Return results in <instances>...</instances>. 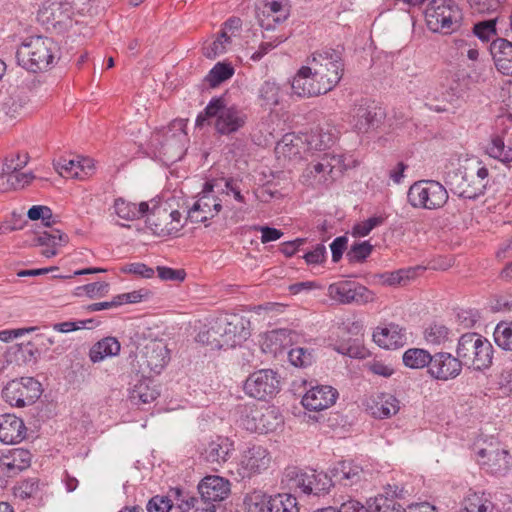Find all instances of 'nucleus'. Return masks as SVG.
<instances>
[{
    "label": "nucleus",
    "mask_w": 512,
    "mask_h": 512,
    "mask_svg": "<svg viewBox=\"0 0 512 512\" xmlns=\"http://www.w3.org/2000/svg\"><path fill=\"white\" fill-rule=\"evenodd\" d=\"M120 348L121 345L115 337H105L90 348L89 358L93 363H97L107 357L118 355Z\"/></svg>",
    "instance_id": "35"
},
{
    "label": "nucleus",
    "mask_w": 512,
    "mask_h": 512,
    "mask_svg": "<svg viewBox=\"0 0 512 512\" xmlns=\"http://www.w3.org/2000/svg\"><path fill=\"white\" fill-rule=\"evenodd\" d=\"M400 409L399 400L390 393L372 394L367 401V410L377 419H386L395 415Z\"/></svg>",
    "instance_id": "24"
},
{
    "label": "nucleus",
    "mask_w": 512,
    "mask_h": 512,
    "mask_svg": "<svg viewBox=\"0 0 512 512\" xmlns=\"http://www.w3.org/2000/svg\"><path fill=\"white\" fill-rule=\"evenodd\" d=\"M497 18L480 21L473 26V33L483 42L490 41L497 36L496 30Z\"/></svg>",
    "instance_id": "49"
},
{
    "label": "nucleus",
    "mask_w": 512,
    "mask_h": 512,
    "mask_svg": "<svg viewBox=\"0 0 512 512\" xmlns=\"http://www.w3.org/2000/svg\"><path fill=\"white\" fill-rule=\"evenodd\" d=\"M75 167L73 168L72 178L83 180L94 173L95 164L94 160L88 157H77L74 160Z\"/></svg>",
    "instance_id": "55"
},
{
    "label": "nucleus",
    "mask_w": 512,
    "mask_h": 512,
    "mask_svg": "<svg viewBox=\"0 0 512 512\" xmlns=\"http://www.w3.org/2000/svg\"><path fill=\"white\" fill-rule=\"evenodd\" d=\"M476 461L480 467L492 475H505L511 466V455L497 441L479 442L475 445Z\"/></svg>",
    "instance_id": "11"
},
{
    "label": "nucleus",
    "mask_w": 512,
    "mask_h": 512,
    "mask_svg": "<svg viewBox=\"0 0 512 512\" xmlns=\"http://www.w3.org/2000/svg\"><path fill=\"white\" fill-rule=\"evenodd\" d=\"M423 336L430 345H442L451 341L454 334L444 324L434 322L425 328Z\"/></svg>",
    "instance_id": "38"
},
{
    "label": "nucleus",
    "mask_w": 512,
    "mask_h": 512,
    "mask_svg": "<svg viewBox=\"0 0 512 512\" xmlns=\"http://www.w3.org/2000/svg\"><path fill=\"white\" fill-rule=\"evenodd\" d=\"M306 63L309 67L313 68L314 63L320 66L321 74L327 78L328 74H332L335 77L334 83H332V90L340 82L344 72L343 62V48L338 46L337 48L325 47L317 50L307 58Z\"/></svg>",
    "instance_id": "14"
},
{
    "label": "nucleus",
    "mask_w": 512,
    "mask_h": 512,
    "mask_svg": "<svg viewBox=\"0 0 512 512\" xmlns=\"http://www.w3.org/2000/svg\"><path fill=\"white\" fill-rule=\"evenodd\" d=\"M462 20V10L454 0H431L425 9L426 25L434 33L452 34Z\"/></svg>",
    "instance_id": "5"
},
{
    "label": "nucleus",
    "mask_w": 512,
    "mask_h": 512,
    "mask_svg": "<svg viewBox=\"0 0 512 512\" xmlns=\"http://www.w3.org/2000/svg\"><path fill=\"white\" fill-rule=\"evenodd\" d=\"M189 507L190 509L187 512H216L215 504L208 502L201 495L200 497L191 495Z\"/></svg>",
    "instance_id": "64"
},
{
    "label": "nucleus",
    "mask_w": 512,
    "mask_h": 512,
    "mask_svg": "<svg viewBox=\"0 0 512 512\" xmlns=\"http://www.w3.org/2000/svg\"><path fill=\"white\" fill-rule=\"evenodd\" d=\"M495 343L503 350L512 351V322H500L494 333Z\"/></svg>",
    "instance_id": "44"
},
{
    "label": "nucleus",
    "mask_w": 512,
    "mask_h": 512,
    "mask_svg": "<svg viewBox=\"0 0 512 512\" xmlns=\"http://www.w3.org/2000/svg\"><path fill=\"white\" fill-rule=\"evenodd\" d=\"M373 246L368 242L353 244L348 250L346 257L350 263L363 262L372 252Z\"/></svg>",
    "instance_id": "54"
},
{
    "label": "nucleus",
    "mask_w": 512,
    "mask_h": 512,
    "mask_svg": "<svg viewBox=\"0 0 512 512\" xmlns=\"http://www.w3.org/2000/svg\"><path fill=\"white\" fill-rule=\"evenodd\" d=\"M30 453L18 450L12 454L11 461L5 463L9 475L16 474L30 466Z\"/></svg>",
    "instance_id": "50"
},
{
    "label": "nucleus",
    "mask_w": 512,
    "mask_h": 512,
    "mask_svg": "<svg viewBox=\"0 0 512 512\" xmlns=\"http://www.w3.org/2000/svg\"><path fill=\"white\" fill-rule=\"evenodd\" d=\"M258 97L261 101V106H277L281 97L280 86L273 81H265L259 88Z\"/></svg>",
    "instance_id": "41"
},
{
    "label": "nucleus",
    "mask_w": 512,
    "mask_h": 512,
    "mask_svg": "<svg viewBox=\"0 0 512 512\" xmlns=\"http://www.w3.org/2000/svg\"><path fill=\"white\" fill-rule=\"evenodd\" d=\"M230 35L225 31H220L217 38L211 42H205L203 45V54L213 59L226 52V47L230 43Z\"/></svg>",
    "instance_id": "43"
},
{
    "label": "nucleus",
    "mask_w": 512,
    "mask_h": 512,
    "mask_svg": "<svg viewBox=\"0 0 512 512\" xmlns=\"http://www.w3.org/2000/svg\"><path fill=\"white\" fill-rule=\"evenodd\" d=\"M159 396V391L150 378H141L130 390V400L135 404H148Z\"/></svg>",
    "instance_id": "34"
},
{
    "label": "nucleus",
    "mask_w": 512,
    "mask_h": 512,
    "mask_svg": "<svg viewBox=\"0 0 512 512\" xmlns=\"http://www.w3.org/2000/svg\"><path fill=\"white\" fill-rule=\"evenodd\" d=\"M489 51L497 70L504 75H512V42L496 38L491 42Z\"/></svg>",
    "instance_id": "30"
},
{
    "label": "nucleus",
    "mask_w": 512,
    "mask_h": 512,
    "mask_svg": "<svg viewBox=\"0 0 512 512\" xmlns=\"http://www.w3.org/2000/svg\"><path fill=\"white\" fill-rule=\"evenodd\" d=\"M286 477L293 482V486L299 488L304 494L308 495V489L311 484V472H303L297 468H291L286 471Z\"/></svg>",
    "instance_id": "53"
},
{
    "label": "nucleus",
    "mask_w": 512,
    "mask_h": 512,
    "mask_svg": "<svg viewBox=\"0 0 512 512\" xmlns=\"http://www.w3.org/2000/svg\"><path fill=\"white\" fill-rule=\"evenodd\" d=\"M375 512H405L404 507L394 497L378 495L374 500Z\"/></svg>",
    "instance_id": "56"
},
{
    "label": "nucleus",
    "mask_w": 512,
    "mask_h": 512,
    "mask_svg": "<svg viewBox=\"0 0 512 512\" xmlns=\"http://www.w3.org/2000/svg\"><path fill=\"white\" fill-rule=\"evenodd\" d=\"M333 477L343 486H353L364 477L363 468L353 461H340L332 470Z\"/></svg>",
    "instance_id": "32"
},
{
    "label": "nucleus",
    "mask_w": 512,
    "mask_h": 512,
    "mask_svg": "<svg viewBox=\"0 0 512 512\" xmlns=\"http://www.w3.org/2000/svg\"><path fill=\"white\" fill-rule=\"evenodd\" d=\"M233 450L234 445L229 438L218 436L208 442L201 455L206 462L221 465L230 458Z\"/></svg>",
    "instance_id": "31"
},
{
    "label": "nucleus",
    "mask_w": 512,
    "mask_h": 512,
    "mask_svg": "<svg viewBox=\"0 0 512 512\" xmlns=\"http://www.w3.org/2000/svg\"><path fill=\"white\" fill-rule=\"evenodd\" d=\"M488 169L463 167L448 176L451 191L461 198L474 200L483 195L488 184Z\"/></svg>",
    "instance_id": "6"
},
{
    "label": "nucleus",
    "mask_w": 512,
    "mask_h": 512,
    "mask_svg": "<svg viewBox=\"0 0 512 512\" xmlns=\"http://www.w3.org/2000/svg\"><path fill=\"white\" fill-rule=\"evenodd\" d=\"M403 363L411 369H422L428 367L432 360V355L425 349L410 348L403 354Z\"/></svg>",
    "instance_id": "39"
},
{
    "label": "nucleus",
    "mask_w": 512,
    "mask_h": 512,
    "mask_svg": "<svg viewBox=\"0 0 512 512\" xmlns=\"http://www.w3.org/2000/svg\"><path fill=\"white\" fill-rule=\"evenodd\" d=\"M260 512H299V507L295 496L284 493L263 500Z\"/></svg>",
    "instance_id": "33"
},
{
    "label": "nucleus",
    "mask_w": 512,
    "mask_h": 512,
    "mask_svg": "<svg viewBox=\"0 0 512 512\" xmlns=\"http://www.w3.org/2000/svg\"><path fill=\"white\" fill-rule=\"evenodd\" d=\"M27 104V97L21 93H14L5 102L6 113L15 117Z\"/></svg>",
    "instance_id": "61"
},
{
    "label": "nucleus",
    "mask_w": 512,
    "mask_h": 512,
    "mask_svg": "<svg viewBox=\"0 0 512 512\" xmlns=\"http://www.w3.org/2000/svg\"><path fill=\"white\" fill-rule=\"evenodd\" d=\"M222 199L203 187L198 199L188 210L187 219L192 223H204L217 215L222 208Z\"/></svg>",
    "instance_id": "20"
},
{
    "label": "nucleus",
    "mask_w": 512,
    "mask_h": 512,
    "mask_svg": "<svg viewBox=\"0 0 512 512\" xmlns=\"http://www.w3.org/2000/svg\"><path fill=\"white\" fill-rule=\"evenodd\" d=\"M109 291L107 282H94L76 288V295L81 296L85 293L89 298H98L105 296Z\"/></svg>",
    "instance_id": "57"
},
{
    "label": "nucleus",
    "mask_w": 512,
    "mask_h": 512,
    "mask_svg": "<svg viewBox=\"0 0 512 512\" xmlns=\"http://www.w3.org/2000/svg\"><path fill=\"white\" fill-rule=\"evenodd\" d=\"M462 365L456 356L448 352H436L432 355L428 374L438 381H449L460 375Z\"/></svg>",
    "instance_id": "19"
},
{
    "label": "nucleus",
    "mask_w": 512,
    "mask_h": 512,
    "mask_svg": "<svg viewBox=\"0 0 512 512\" xmlns=\"http://www.w3.org/2000/svg\"><path fill=\"white\" fill-rule=\"evenodd\" d=\"M383 113L376 106L359 104L352 110V123L354 128L361 133L378 127L381 123Z\"/></svg>",
    "instance_id": "26"
},
{
    "label": "nucleus",
    "mask_w": 512,
    "mask_h": 512,
    "mask_svg": "<svg viewBox=\"0 0 512 512\" xmlns=\"http://www.w3.org/2000/svg\"><path fill=\"white\" fill-rule=\"evenodd\" d=\"M456 355L462 367L483 371L492 364L493 346L482 335L468 332L458 339Z\"/></svg>",
    "instance_id": "4"
},
{
    "label": "nucleus",
    "mask_w": 512,
    "mask_h": 512,
    "mask_svg": "<svg viewBox=\"0 0 512 512\" xmlns=\"http://www.w3.org/2000/svg\"><path fill=\"white\" fill-rule=\"evenodd\" d=\"M341 156H328L322 158L321 162L314 164L310 170L311 174L318 175L324 172L332 173L334 169L342 170Z\"/></svg>",
    "instance_id": "52"
},
{
    "label": "nucleus",
    "mask_w": 512,
    "mask_h": 512,
    "mask_svg": "<svg viewBox=\"0 0 512 512\" xmlns=\"http://www.w3.org/2000/svg\"><path fill=\"white\" fill-rule=\"evenodd\" d=\"M234 75V68L229 63L218 62L207 74L205 81L215 88Z\"/></svg>",
    "instance_id": "42"
},
{
    "label": "nucleus",
    "mask_w": 512,
    "mask_h": 512,
    "mask_svg": "<svg viewBox=\"0 0 512 512\" xmlns=\"http://www.w3.org/2000/svg\"><path fill=\"white\" fill-rule=\"evenodd\" d=\"M248 121L247 110L237 104H229L224 97H213L195 120L196 127L213 125L215 131L228 136L240 131Z\"/></svg>",
    "instance_id": "1"
},
{
    "label": "nucleus",
    "mask_w": 512,
    "mask_h": 512,
    "mask_svg": "<svg viewBox=\"0 0 512 512\" xmlns=\"http://www.w3.org/2000/svg\"><path fill=\"white\" fill-rule=\"evenodd\" d=\"M331 487L332 480L327 474L311 471V484L308 489V495H325L329 492Z\"/></svg>",
    "instance_id": "46"
},
{
    "label": "nucleus",
    "mask_w": 512,
    "mask_h": 512,
    "mask_svg": "<svg viewBox=\"0 0 512 512\" xmlns=\"http://www.w3.org/2000/svg\"><path fill=\"white\" fill-rule=\"evenodd\" d=\"M198 492L204 499L214 504L227 498L230 493V483L217 475L206 476L198 484Z\"/></svg>",
    "instance_id": "27"
},
{
    "label": "nucleus",
    "mask_w": 512,
    "mask_h": 512,
    "mask_svg": "<svg viewBox=\"0 0 512 512\" xmlns=\"http://www.w3.org/2000/svg\"><path fill=\"white\" fill-rule=\"evenodd\" d=\"M464 512H493L494 505L485 495L469 491L462 502Z\"/></svg>",
    "instance_id": "37"
},
{
    "label": "nucleus",
    "mask_w": 512,
    "mask_h": 512,
    "mask_svg": "<svg viewBox=\"0 0 512 512\" xmlns=\"http://www.w3.org/2000/svg\"><path fill=\"white\" fill-rule=\"evenodd\" d=\"M291 12L289 0H264L258 8L257 17L260 25L265 29L272 27L274 23H282L288 19Z\"/></svg>",
    "instance_id": "21"
},
{
    "label": "nucleus",
    "mask_w": 512,
    "mask_h": 512,
    "mask_svg": "<svg viewBox=\"0 0 512 512\" xmlns=\"http://www.w3.org/2000/svg\"><path fill=\"white\" fill-rule=\"evenodd\" d=\"M487 153L503 163L512 162V142L505 143L500 136H495L487 146Z\"/></svg>",
    "instance_id": "40"
},
{
    "label": "nucleus",
    "mask_w": 512,
    "mask_h": 512,
    "mask_svg": "<svg viewBox=\"0 0 512 512\" xmlns=\"http://www.w3.org/2000/svg\"><path fill=\"white\" fill-rule=\"evenodd\" d=\"M27 215L31 220L41 219L45 226L52 225V210L47 206L34 205L28 210Z\"/></svg>",
    "instance_id": "63"
},
{
    "label": "nucleus",
    "mask_w": 512,
    "mask_h": 512,
    "mask_svg": "<svg viewBox=\"0 0 512 512\" xmlns=\"http://www.w3.org/2000/svg\"><path fill=\"white\" fill-rule=\"evenodd\" d=\"M231 185H233V178L220 177L207 180L203 187L220 198V196L230 194Z\"/></svg>",
    "instance_id": "51"
},
{
    "label": "nucleus",
    "mask_w": 512,
    "mask_h": 512,
    "mask_svg": "<svg viewBox=\"0 0 512 512\" xmlns=\"http://www.w3.org/2000/svg\"><path fill=\"white\" fill-rule=\"evenodd\" d=\"M239 427L256 433H269L282 425L283 419L275 407L246 404L238 410Z\"/></svg>",
    "instance_id": "7"
},
{
    "label": "nucleus",
    "mask_w": 512,
    "mask_h": 512,
    "mask_svg": "<svg viewBox=\"0 0 512 512\" xmlns=\"http://www.w3.org/2000/svg\"><path fill=\"white\" fill-rule=\"evenodd\" d=\"M385 221L383 216H373L367 220L358 223L353 228V234L356 236H367L374 228L382 225Z\"/></svg>",
    "instance_id": "60"
},
{
    "label": "nucleus",
    "mask_w": 512,
    "mask_h": 512,
    "mask_svg": "<svg viewBox=\"0 0 512 512\" xmlns=\"http://www.w3.org/2000/svg\"><path fill=\"white\" fill-rule=\"evenodd\" d=\"M467 2L471 9L479 14L495 12L501 4L500 0H467Z\"/></svg>",
    "instance_id": "62"
},
{
    "label": "nucleus",
    "mask_w": 512,
    "mask_h": 512,
    "mask_svg": "<svg viewBox=\"0 0 512 512\" xmlns=\"http://www.w3.org/2000/svg\"><path fill=\"white\" fill-rule=\"evenodd\" d=\"M186 119H174L168 126L156 130L152 142L159 145L160 153L169 159H180L183 153V143L186 139Z\"/></svg>",
    "instance_id": "10"
},
{
    "label": "nucleus",
    "mask_w": 512,
    "mask_h": 512,
    "mask_svg": "<svg viewBox=\"0 0 512 512\" xmlns=\"http://www.w3.org/2000/svg\"><path fill=\"white\" fill-rule=\"evenodd\" d=\"M328 296L342 304L364 305L375 299V294L367 287L348 280L330 284Z\"/></svg>",
    "instance_id": "15"
},
{
    "label": "nucleus",
    "mask_w": 512,
    "mask_h": 512,
    "mask_svg": "<svg viewBox=\"0 0 512 512\" xmlns=\"http://www.w3.org/2000/svg\"><path fill=\"white\" fill-rule=\"evenodd\" d=\"M166 497H168L169 503H171V509L173 507H176L177 509H179L180 512L189 511V502L191 494L188 491H185L178 487L171 488Z\"/></svg>",
    "instance_id": "48"
},
{
    "label": "nucleus",
    "mask_w": 512,
    "mask_h": 512,
    "mask_svg": "<svg viewBox=\"0 0 512 512\" xmlns=\"http://www.w3.org/2000/svg\"><path fill=\"white\" fill-rule=\"evenodd\" d=\"M38 492L39 480L37 478H29L19 481L13 487L14 496L21 500L35 497Z\"/></svg>",
    "instance_id": "45"
},
{
    "label": "nucleus",
    "mask_w": 512,
    "mask_h": 512,
    "mask_svg": "<svg viewBox=\"0 0 512 512\" xmlns=\"http://www.w3.org/2000/svg\"><path fill=\"white\" fill-rule=\"evenodd\" d=\"M244 390L250 397L266 400L278 392L279 380L273 370H259L249 375L245 381Z\"/></svg>",
    "instance_id": "16"
},
{
    "label": "nucleus",
    "mask_w": 512,
    "mask_h": 512,
    "mask_svg": "<svg viewBox=\"0 0 512 512\" xmlns=\"http://www.w3.org/2000/svg\"><path fill=\"white\" fill-rule=\"evenodd\" d=\"M446 188L435 180H420L414 182L408 190L407 199L414 208L436 210L442 208L448 201Z\"/></svg>",
    "instance_id": "9"
},
{
    "label": "nucleus",
    "mask_w": 512,
    "mask_h": 512,
    "mask_svg": "<svg viewBox=\"0 0 512 512\" xmlns=\"http://www.w3.org/2000/svg\"><path fill=\"white\" fill-rule=\"evenodd\" d=\"M288 359L295 367H306L312 364L313 356L310 351L302 347H295L289 350Z\"/></svg>",
    "instance_id": "58"
},
{
    "label": "nucleus",
    "mask_w": 512,
    "mask_h": 512,
    "mask_svg": "<svg viewBox=\"0 0 512 512\" xmlns=\"http://www.w3.org/2000/svg\"><path fill=\"white\" fill-rule=\"evenodd\" d=\"M289 332L285 329L273 330L266 336L265 345L270 352L277 354L288 344Z\"/></svg>",
    "instance_id": "47"
},
{
    "label": "nucleus",
    "mask_w": 512,
    "mask_h": 512,
    "mask_svg": "<svg viewBox=\"0 0 512 512\" xmlns=\"http://www.w3.org/2000/svg\"><path fill=\"white\" fill-rule=\"evenodd\" d=\"M170 361V350L161 340H152L148 342L141 350L139 365L145 371L153 374H160L164 367Z\"/></svg>",
    "instance_id": "18"
},
{
    "label": "nucleus",
    "mask_w": 512,
    "mask_h": 512,
    "mask_svg": "<svg viewBox=\"0 0 512 512\" xmlns=\"http://www.w3.org/2000/svg\"><path fill=\"white\" fill-rule=\"evenodd\" d=\"M271 463L269 451L261 445H252L244 450L239 458L238 473L242 478H250L267 470Z\"/></svg>",
    "instance_id": "17"
},
{
    "label": "nucleus",
    "mask_w": 512,
    "mask_h": 512,
    "mask_svg": "<svg viewBox=\"0 0 512 512\" xmlns=\"http://www.w3.org/2000/svg\"><path fill=\"white\" fill-rule=\"evenodd\" d=\"M42 394V386L33 377H21L9 381L2 390L3 399L14 407L34 404Z\"/></svg>",
    "instance_id": "12"
},
{
    "label": "nucleus",
    "mask_w": 512,
    "mask_h": 512,
    "mask_svg": "<svg viewBox=\"0 0 512 512\" xmlns=\"http://www.w3.org/2000/svg\"><path fill=\"white\" fill-rule=\"evenodd\" d=\"M246 323L249 322L235 314L221 315L213 319L208 328L201 330L196 340L210 346L211 349L234 348L250 335L245 327Z\"/></svg>",
    "instance_id": "2"
},
{
    "label": "nucleus",
    "mask_w": 512,
    "mask_h": 512,
    "mask_svg": "<svg viewBox=\"0 0 512 512\" xmlns=\"http://www.w3.org/2000/svg\"><path fill=\"white\" fill-rule=\"evenodd\" d=\"M72 5L68 2L45 3L38 12V18L43 23L53 26L64 25L71 19Z\"/></svg>",
    "instance_id": "29"
},
{
    "label": "nucleus",
    "mask_w": 512,
    "mask_h": 512,
    "mask_svg": "<svg viewBox=\"0 0 512 512\" xmlns=\"http://www.w3.org/2000/svg\"><path fill=\"white\" fill-rule=\"evenodd\" d=\"M58 57V44L52 38L43 36L26 39L16 52L18 64L32 72L50 68Z\"/></svg>",
    "instance_id": "3"
},
{
    "label": "nucleus",
    "mask_w": 512,
    "mask_h": 512,
    "mask_svg": "<svg viewBox=\"0 0 512 512\" xmlns=\"http://www.w3.org/2000/svg\"><path fill=\"white\" fill-rule=\"evenodd\" d=\"M320 66L314 63L313 68L309 67L306 63L302 66L291 82V89L294 94L299 97H315L326 94L332 90L333 80L332 74H328L327 78L321 74Z\"/></svg>",
    "instance_id": "8"
},
{
    "label": "nucleus",
    "mask_w": 512,
    "mask_h": 512,
    "mask_svg": "<svg viewBox=\"0 0 512 512\" xmlns=\"http://www.w3.org/2000/svg\"><path fill=\"white\" fill-rule=\"evenodd\" d=\"M68 240L66 234L60 230H51L50 232H43L37 237V243L40 246H61Z\"/></svg>",
    "instance_id": "59"
},
{
    "label": "nucleus",
    "mask_w": 512,
    "mask_h": 512,
    "mask_svg": "<svg viewBox=\"0 0 512 512\" xmlns=\"http://www.w3.org/2000/svg\"><path fill=\"white\" fill-rule=\"evenodd\" d=\"M338 398V392L331 386L320 385L311 388L302 397V405L310 411H320L332 406Z\"/></svg>",
    "instance_id": "23"
},
{
    "label": "nucleus",
    "mask_w": 512,
    "mask_h": 512,
    "mask_svg": "<svg viewBox=\"0 0 512 512\" xmlns=\"http://www.w3.org/2000/svg\"><path fill=\"white\" fill-rule=\"evenodd\" d=\"M26 431V426L21 418L10 413L0 415V441L2 443L8 445L20 443L25 439Z\"/></svg>",
    "instance_id": "25"
},
{
    "label": "nucleus",
    "mask_w": 512,
    "mask_h": 512,
    "mask_svg": "<svg viewBox=\"0 0 512 512\" xmlns=\"http://www.w3.org/2000/svg\"><path fill=\"white\" fill-rule=\"evenodd\" d=\"M114 210L116 215L121 219L135 220L144 217L149 211V204L147 202H141L139 205H136L123 198H117L114 201Z\"/></svg>",
    "instance_id": "36"
},
{
    "label": "nucleus",
    "mask_w": 512,
    "mask_h": 512,
    "mask_svg": "<svg viewBox=\"0 0 512 512\" xmlns=\"http://www.w3.org/2000/svg\"><path fill=\"white\" fill-rule=\"evenodd\" d=\"M29 160L27 153H12L8 155L2 166L0 172V182L5 187L4 189H19L29 184L35 176L32 173L20 172Z\"/></svg>",
    "instance_id": "13"
},
{
    "label": "nucleus",
    "mask_w": 512,
    "mask_h": 512,
    "mask_svg": "<svg viewBox=\"0 0 512 512\" xmlns=\"http://www.w3.org/2000/svg\"><path fill=\"white\" fill-rule=\"evenodd\" d=\"M146 225L151 232L157 236L164 237L178 233L181 225H175L168 220V209L165 205L154 204L152 208L144 215Z\"/></svg>",
    "instance_id": "22"
},
{
    "label": "nucleus",
    "mask_w": 512,
    "mask_h": 512,
    "mask_svg": "<svg viewBox=\"0 0 512 512\" xmlns=\"http://www.w3.org/2000/svg\"><path fill=\"white\" fill-rule=\"evenodd\" d=\"M373 340L378 346L385 349L402 347L406 342L405 329L395 323L379 326L373 332Z\"/></svg>",
    "instance_id": "28"
}]
</instances>
